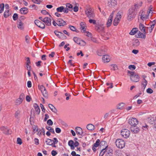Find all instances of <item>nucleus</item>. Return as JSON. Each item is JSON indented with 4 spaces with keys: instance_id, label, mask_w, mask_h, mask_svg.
<instances>
[{
    "instance_id": "obj_2",
    "label": "nucleus",
    "mask_w": 156,
    "mask_h": 156,
    "mask_svg": "<svg viewBox=\"0 0 156 156\" xmlns=\"http://www.w3.org/2000/svg\"><path fill=\"white\" fill-rule=\"evenodd\" d=\"M136 15V12L133 9L130 8L127 14V19L130 21L135 17Z\"/></svg>"
},
{
    "instance_id": "obj_15",
    "label": "nucleus",
    "mask_w": 156,
    "mask_h": 156,
    "mask_svg": "<svg viewBox=\"0 0 156 156\" xmlns=\"http://www.w3.org/2000/svg\"><path fill=\"white\" fill-rule=\"evenodd\" d=\"M57 22L58 23L57 25L59 26H63L66 25V22L62 19H58Z\"/></svg>"
},
{
    "instance_id": "obj_12",
    "label": "nucleus",
    "mask_w": 156,
    "mask_h": 156,
    "mask_svg": "<svg viewBox=\"0 0 156 156\" xmlns=\"http://www.w3.org/2000/svg\"><path fill=\"white\" fill-rule=\"evenodd\" d=\"M114 15V12H113L110 15L108 21L106 23V26L107 27H109L112 23V18Z\"/></svg>"
},
{
    "instance_id": "obj_17",
    "label": "nucleus",
    "mask_w": 156,
    "mask_h": 156,
    "mask_svg": "<svg viewBox=\"0 0 156 156\" xmlns=\"http://www.w3.org/2000/svg\"><path fill=\"white\" fill-rule=\"evenodd\" d=\"M100 140L99 139L97 140L96 142L93 144L92 146V150L94 152H95L96 149L95 148L97 147L100 144Z\"/></svg>"
},
{
    "instance_id": "obj_28",
    "label": "nucleus",
    "mask_w": 156,
    "mask_h": 156,
    "mask_svg": "<svg viewBox=\"0 0 156 156\" xmlns=\"http://www.w3.org/2000/svg\"><path fill=\"white\" fill-rule=\"evenodd\" d=\"M20 113L21 111L20 110H17L15 113V117L17 119H19L20 117Z\"/></svg>"
},
{
    "instance_id": "obj_33",
    "label": "nucleus",
    "mask_w": 156,
    "mask_h": 156,
    "mask_svg": "<svg viewBox=\"0 0 156 156\" xmlns=\"http://www.w3.org/2000/svg\"><path fill=\"white\" fill-rule=\"evenodd\" d=\"M54 33L55 35L59 38H61V37L64 35L62 33L59 32L57 30H55Z\"/></svg>"
},
{
    "instance_id": "obj_4",
    "label": "nucleus",
    "mask_w": 156,
    "mask_h": 156,
    "mask_svg": "<svg viewBox=\"0 0 156 156\" xmlns=\"http://www.w3.org/2000/svg\"><path fill=\"white\" fill-rule=\"evenodd\" d=\"M115 143L116 146L120 149L123 148L125 145V141L121 139H117Z\"/></svg>"
},
{
    "instance_id": "obj_11",
    "label": "nucleus",
    "mask_w": 156,
    "mask_h": 156,
    "mask_svg": "<svg viewBox=\"0 0 156 156\" xmlns=\"http://www.w3.org/2000/svg\"><path fill=\"white\" fill-rule=\"evenodd\" d=\"M34 23L38 27L42 29H44L45 28L44 24L38 20H35L34 21Z\"/></svg>"
},
{
    "instance_id": "obj_55",
    "label": "nucleus",
    "mask_w": 156,
    "mask_h": 156,
    "mask_svg": "<svg viewBox=\"0 0 156 156\" xmlns=\"http://www.w3.org/2000/svg\"><path fill=\"white\" fill-rule=\"evenodd\" d=\"M53 123L51 119H48L47 122V124L49 126H52Z\"/></svg>"
},
{
    "instance_id": "obj_36",
    "label": "nucleus",
    "mask_w": 156,
    "mask_h": 156,
    "mask_svg": "<svg viewBox=\"0 0 156 156\" xmlns=\"http://www.w3.org/2000/svg\"><path fill=\"white\" fill-rule=\"evenodd\" d=\"M53 140L49 139H47L45 140V143L47 145H52Z\"/></svg>"
},
{
    "instance_id": "obj_35",
    "label": "nucleus",
    "mask_w": 156,
    "mask_h": 156,
    "mask_svg": "<svg viewBox=\"0 0 156 156\" xmlns=\"http://www.w3.org/2000/svg\"><path fill=\"white\" fill-rule=\"evenodd\" d=\"M138 37L139 38H145L146 37V35H145V34L143 33L140 32V31H139L138 33Z\"/></svg>"
},
{
    "instance_id": "obj_50",
    "label": "nucleus",
    "mask_w": 156,
    "mask_h": 156,
    "mask_svg": "<svg viewBox=\"0 0 156 156\" xmlns=\"http://www.w3.org/2000/svg\"><path fill=\"white\" fill-rule=\"evenodd\" d=\"M128 68L131 70H134L135 69L136 67V66L134 65H130L129 66Z\"/></svg>"
},
{
    "instance_id": "obj_45",
    "label": "nucleus",
    "mask_w": 156,
    "mask_h": 156,
    "mask_svg": "<svg viewBox=\"0 0 156 156\" xmlns=\"http://www.w3.org/2000/svg\"><path fill=\"white\" fill-rule=\"evenodd\" d=\"M32 128L33 130V131L34 132V133L38 132L39 130V129L38 128V127L37 126H34L32 127Z\"/></svg>"
},
{
    "instance_id": "obj_56",
    "label": "nucleus",
    "mask_w": 156,
    "mask_h": 156,
    "mask_svg": "<svg viewBox=\"0 0 156 156\" xmlns=\"http://www.w3.org/2000/svg\"><path fill=\"white\" fill-rule=\"evenodd\" d=\"M106 84L108 86H110L109 87H108V88H112L113 87V83H106Z\"/></svg>"
},
{
    "instance_id": "obj_3",
    "label": "nucleus",
    "mask_w": 156,
    "mask_h": 156,
    "mask_svg": "<svg viewBox=\"0 0 156 156\" xmlns=\"http://www.w3.org/2000/svg\"><path fill=\"white\" fill-rule=\"evenodd\" d=\"M94 11V10L93 9L91 8H89L87 9V10L85 11V14L89 18H94L95 16Z\"/></svg>"
},
{
    "instance_id": "obj_51",
    "label": "nucleus",
    "mask_w": 156,
    "mask_h": 156,
    "mask_svg": "<svg viewBox=\"0 0 156 156\" xmlns=\"http://www.w3.org/2000/svg\"><path fill=\"white\" fill-rule=\"evenodd\" d=\"M24 97H25L24 94L23 93H22L20 95L19 98L20 99V100H22L23 101V99L24 98Z\"/></svg>"
},
{
    "instance_id": "obj_53",
    "label": "nucleus",
    "mask_w": 156,
    "mask_h": 156,
    "mask_svg": "<svg viewBox=\"0 0 156 156\" xmlns=\"http://www.w3.org/2000/svg\"><path fill=\"white\" fill-rule=\"evenodd\" d=\"M146 91H147V93L150 94H152L153 92V90L151 89V88H148L147 90Z\"/></svg>"
},
{
    "instance_id": "obj_8",
    "label": "nucleus",
    "mask_w": 156,
    "mask_h": 156,
    "mask_svg": "<svg viewBox=\"0 0 156 156\" xmlns=\"http://www.w3.org/2000/svg\"><path fill=\"white\" fill-rule=\"evenodd\" d=\"M128 122L129 124L132 126H136L138 123V120L135 118H131L128 120Z\"/></svg>"
},
{
    "instance_id": "obj_54",
    "label": "nucleus",
    "mask_w": 156,
    "mask_h": 156,
    "mask_svg": "<svg viewBox=\"0 0 156 156\" xmlns=\"http://www.w3.org/2000/svg\"><path fill=\"white\" fill-rule=\"evenodd\" d=\"M89 21L90 23H92L93 24H96V21L95 20L90 19L89 20Z\"/></svg>"
},
{
    "instance_id": "obj_30",
    "label": "nucleus",
    "mask_w": 156,
    "mask_h": 156,
    "mask_svg": "<svg viewBox=\"0 0 156 156\" xmlns=\"http://www.w3.org/2000/svg\"><path fill=\"white\" fill-rule=\"evenodd\" d=\"M87 128L88 130H92L94 129L95 127L92 124H89L87 125Z\"/></svg>"
},
{
    "instance_id": "obj_59",
    "label": "nucleus",
    "mask_w": 156,
    "mask_h": 156,
    "mask_svg": "<svg viewBox=\"0 0 156 156\" xmlns=\"http://www.w3.org/2000/svg\"><path fill=\"white\" fill-rule=\"evenodd\" d=\"M53 140L52 143H54V144H57L58 142V141L57 140V139L56 138H53Z\"/></svg>"
},
{
    "instance_id": "obj_18",
    "label": "nucleus",
    "mask_w": 156,
    "mask_h": 156,
    "mask_svg": "<svg viewBox=\"0 0 156 156\" xmlns=\"http://www.w3.org/2000/svg\"><path fill=\"white\" fill-rule=\"evenodd\" d=\"M102 60L104 63L109 62L110 61L109 56L108 55H103L102 58Z\"/></svg>"
},
{
    "instance_id": "obj_42",
    "label": "nucleus",
    "mask_w": 156,
    "mask_h": 156,
    "mask_svg": "<svg viewBox=\"0 0 156 156\" xmlns=\"http://www.w3.org/2000/svg\"><path fill=\"white\" fill-rule=\"evenodd\" d=\"M140 42L138 39H136L134 40V42H133V44L134 45L137 46H138Z\"/></svg>"
},
{
    "instance_id": "obj_34",
    "label": "nucleus",
    "mask_w": 156,
    "mask_h": 156,
    "mask_svg": "<svg viewBox=\"0 0 156 156\" xmlns=\"http://www.w3.org/2000/svg\"><path fill=\"white\" fill-rule=\"evenodd\" d=\"M139 28L142 32L145 34V27L143 24L142 23H140L139 25Z\"/></svg>"
},
{
    "instance_id": "obj_20",
    "label": "nucleus",
    "mask_w": 156,
    "mask_h": 156,
    "mask_svg": "<svg viewBox=\"0 0 156 156\" xmlns=\"http://www.w3.org/2000/svg\"><path fill=\"white\" fill-rule=\"evenodd\" d=\"M1 129L3 131V133L6 134H9V130L5 126H2L1 127Z\"/></svg>"
},
{
    "instance_id": "obj_58",
    "label": "nucleus",
    "mask_w": 156,
    "mask_h": 156,
    "mask_svg": "<svg viewBox=\"0 0 156 156\" xmlns=\"http://www.w3.org/2000/svg\"><path fill=\"white\" fill-rule=\"evenodd\" d=\"M65 95L66 97V100H68L69 99V97L71 96L70 94L69 93H66L65 94Z\"/></svg>"
},
{
    "instance_id": "obj_6",
    "label": "nucleus",
    "mask_w": 156,
    "mask_h": 156,
    "mask_svg": "<svg viewBox=\"0 0 156 156\" xmlns=\"http://www.w3.org/2000/svg\"><path fill=\"white\" fill-rule=\"evenodd\" d=\"M121 13V12L119 11L117 13L116 17L115 18L113 21V24L114 26H116L119 23L120 21V19L122 17Z\"/></svg>"
},
{
    "instance_id": "obj_41",
    "label": "nucleus",
    "mask_w": 156,
    "mask_h": 156,
    "mask_svg": "<svg viewBox=\"0 0 156 156\" xmlns=\"http://www.w3.org/2000/svg\"><path fill=\"white\" fill-rule=\"evenodd\" d=\"M4 6V4L3 3L0 5V13H2L3 11Z\"/></svg>"
},
{
    "instance_id": "obj_57",
    "label": "nucleus",
    "mask_w": 156,
    "mask_h": 156,
    "mask_svg": "<svg viewBox=\"0 0 156 156\" xmlns=\"http://www.w3.org/2000/svg\"><path fill=\"white\" fill-rule=\"evenodd\" d=\"M34 144L37 145H38L39 144V140L37 138H35L34 139Z\"/></svg>"
},
{
    "instance_id": "obj_43",
    "label": "nucleus",
    "mask_w": 156,
    "mask_h": 156,
    "mask_svg": "<svg viewBox=\"0 0 156 156\" xmlns=\"http://www.w3.org/2000/svg\"><path fill=\"white\" fill-rule=\"evenodd\" d=\"M69 28L71 30L73 31H76V32H77V31H76V28L73 26H69Z\"/></svg>"
},
{
    "instance_id": "obj_48",
    "label": "nucleus",
    "mask_w": 156,
    "mask_h": 156,
    "mask_svg": "<svg viewBox=\"0 0 156 156\" xmlns=\"http://www.w3.org/2000/svg\"><path fill=\"white\" fill-rule=\"evenodd\" d=\"M111 66H112L111 69L113 70H115L118 69L117 66L115 64H112Z\"/></svg>"
},
{
    "instance_id": "obj_22",
    "label": "nucleus",
    "mask_w": 156,
    "mask_h": 156,
    "mask_svg": "<svg viewBox=\"0 0 156 156\" xmlns=\"http://www.w3.org/2000/svg\"><path fill=\"white\" fill-rule=\"evenodd\" d=\"M142 2H140L139 4H135L134 5L132 6L130 8L133 9L134 11L136 12L137 9L139 8L141 6Z\"/></svg>"
},
{
    "instance_id": "obj_47",
    "label": "nucleus",
    "mask_w": 156,
    "mask_h": 156,
    "mask_svg": "<svg viewBox=\"0 0 156 156\" xmlns=\"http://www.w3.org/2000/svg\"><path fill=\"white\" fill-rule=\"evenodd\" d=\"M23 101L21 100L19 98L17 99L16 101V103L17 105H20Z\"/></svg>"
},
{
    "instance_id": "obj_32",
    "label": "nucleus",
    "mask_w": 156,
    "mask_h": 156,
    "mask_svg": "<svg viewBox=\"0 0 156 156\" xmlns=\"http://www.w3.org/2000/svg\"><path fill=\"white\" fill-rule=\"evenodd\" d=\"M66 8L68 9L69 11H72L73 9V5L69 3H67L66 5Z\"/></svg>"
},
{
    "instance_id": "obj_1",
    "label": "nucleus",
    "mask_w": 156,
    "mask_h": 156,
    "mask_svg": "<svg viewBox=\"0 0 156 156\" xmlns=\"http://www.w3.org/2000/svg\"><path fill=\"white\" fill-rule=\"evenodd\" d=\"M128 73L129 75L130 80L134 82H137L140 80L139 76L133 72L128 71Z\"/></svg>"
},
{
    "instance_id": "obj_44",
    "label": "nucleus",
    "mask_w": 156,
    "mask_h": 156,
    "mask_svg": "<svg viewBox=\"0 0 156 156\" xmlns=\"http://www.w3.org/2000/svg\"><path fill=\"white\" fill-rule=\"evenodd\" d=\"M18 16L17 14L15 13L13 14L12 16V18L14 20H16L18 19Z\"/></svg>"
},
{
    "instance_id": "obj_31",
    "label": "nucleus",
    "mask_w": 156,
    "mask_h": 156,
    "mask_svg": "<svg viewBox=\"0 0 156 156\" xmlns=\"http://www.w3.org/2000/svg\"><path fill=\"white\" fill-rule=\"evenodd\" d=\"M138 31V28H133L130 31L129 34L131 35H134Z\"/></svg>"
},
{
    "instance_id": "obj_13",
    "label": "nucleus",
    "mask_w": 156,
    "mask_h": 156,
    "mask_svg": "<svg viewBox=\"0 0 156 156\" xmlns=\"http://www.w3.org/2000/svg\"><path fill=\"white\" fill-rule=\"evenodd\" d=\"M51 20L48 17H45L44 18L43 22L47 26H50L51 25Z\"/></svg>"
},
{
    "instance_id": "obj_5",
    "label": "nucleus",
    "mask_w": 156,
    "mask_h": 156,
    "mask_svg": "<svg viewBox=\"0 0 156 156\" xmlns=\"http://www.w3.org/2000/svg\"><path fill=\"white\" fill-rule=\"evenodd\" d=\"M95 30L100 33L105 32V27L104 25L101 24H96L95 27Z\"/></svg>"
},
{
    "instance_id": "obj_38",
    "label": "nucleus",
    "mask_w": 156,
    "mask_h": 156,
    "mask_svg": "<svg viewBox=\"0 0 156 156\" xmlns=\"http://www.w3.org/2000/svg\"><path fill=\"white\" fill-rule=\"evenodd\" d=\"M64 7L63 6H61L57 8L56 9V10L57 12H62L64 10Z\"/></svg>"
},
{
    "instance_id": "obj_61",
    "label": "nucleus",
    "mask_w": 156,
    "mask_h": 156,
    "mask_svg": "<svg viewBox=\"0 0 156 156\" xmlns=\"http://www.w3.org/2000/svg\"><path fill=\"white\" fill-rule=\"evenodd\" d=\"M27 86L29 88H30L32 86L31 82L30 81H28L27 82Z\"/></svg>"
},
{
    "instance_id": "obj_25",
    "label": "nucleus",
    "mask_w": 156,
    "mask_h": 156,
    "mask_svg": "<svg viewBox=\"0 0 156 156\" xmlns=\"http://www.w3.org/2000/svg\"><path fill=\"white\" fill-rule=\"evenodd\" d=\"M20 12L21 14H26L28 12V9L26 7H23L20 9Z\"/></svg>"
},
{
    "instance_id": "obj_49",
    "label": "nucleus",
    "mask_w": 156,
    "mask_h": 156,
    "mask_svg": "<svg viewBox=\"0 0 156 156\" xmlns=\"http://www.w3.org/2000/svg\"><path fill=\"white\" fill-rule=\"evenodd\" d=\"M16 143L18 144H19V145L22 144V142L20 138L19 137L17 138Z\"/></svg>"
},
{
    "instance_id": "obj_26",
    "label": "nucleus",
    "mask_w": 156,
    "mask_h": 156,
    "mask_svg": "<svg viewBox=\"0 0 156 156\" xmlns=\"http://www.w3.org/2000/svg\"><path fill=\"white\" fill-rule=\"evenodd\" d=\"M48 106L51 110L54 113H56L57 112V110L55 107H54V106H53L51 104H49Z\"/></svg>"
},
{
    "instance_id": "obj_27",
    "label": "nucleus",
    "mask_w": 156,
    "mask_h": 156,
    "mask_svg": "<svg viewBox=\"0 0 156 156\" xmlns=\"http://www.w3.org/2000/svg\"><path fill=\"white\" fill-rule=\"evenodd\" d=\"M85 23L83 22H81L80 24V29L83 31V32H86V28H85Z\"/></svg>"
},
{
    "instance_id": "obj_19",
    "label": "nucleus",
    "mask_w": 156,
    "mask_h": 156,
    "mask_svg": "<svg viewBox=\"0 0 156 156\" xmlns=\"http://www.w3.org/2000/svg\"><path fill=\"white\" fill-rule=\"evenodd\" d=\"M76 130L77 134L81 136L83 135V132L82 128L79 127H76Z\"/></svg>"
},
{
    "instance_id": "obj_52",
    "label": "nucleus",
    "mask_w": 156,
    "mask_h": 156,
    "mask_svg": "<svg viewBox=\"0 0 156 156\" xmlns=\"http://www.w3.org/2000/svg\"><path fill=\"white\" fill-rule=\"evenodd\" d=\"M68 145L70 147H73L74 145V142L72 140H70L68 142Z\"/></svg>"
},
{
    "instance_id": "obj_16",
    "label": "nucleus",
    "mask_w": 156,
    "mask_h": 156,
    "mask_svg": "<svg viewBox=\"0 0 156 156\" xmlns=\"http://www.w3.org/2000/svg\"><path fill=\"white\" fill-rule=\"evenodd\" d=\"M131 131L134 133H138L140 129L139 127H136V126H131L130 128Z\"/></svg>"
},
{
    "instance_id": "obj_7",
    "label": "nucleus",
    "mask_w": 156,
    "mask_h": 156,
    "mask_svg": "<svg viewBox=\"0 0 156 156\" xmlns=\"http://www.w3.org/2000/svg\"><path fill=\"white\" fill-rule=\"evenodd\" d=\"M130 133V131L126 129H123L121 130V135L125 138H127L129 137Z\"/></svg>"
},
{
    "instance_id": "obj_63",
    "label": "nucleus",
    "mask_w": 156,
    "mask_h": 156,
    "mask_svg": "<svg viewBox=\"0 0 156 156\" xmlns=\"http://www.w3.org/2000/svg\"><path fill=\"white\" fill-rule=\"evenodd\" d=\"M155 64V62H150L148 63L147 65L149 67H151L153 65H154Z\"/></svg>"
},
{
    "instance_id": "obj_46",
    "label": "nucleus",
    "mask_w": 156,
    "mask_h": 156,
    "mask_svg": "<svg viewBox=\"0 0 156 156\" xmlns=\"http://www.w3.org/2000/svg\"><path fill=\"white\" fill-rule=\"evenodd\" d=\"M42 0H32V1L34 3L40 4Z\"/></svg>"
},
{
    "instance_id": "obj_29",
    "label": "nucleus",
    "mask_w": 156,
    "mask_h": 156,
    "mask_svg": "<svg viewBox=\"0 0 156 156\" xmlns=\"http://www.w3.org/2000/svg\"><path fill=\"white\" fill-rule=\"evenodd\" d=\"M34 107L35 109L36 113H37V114H39L40 112V110L39 106L37 104L35 103L34 105Z\"/></svg>"
},
{
    "instance_id": "obj_9",
    "label": "nucleus",
    "mask_w": 156,
    "mask_h": 156,
    "mask_svg": "<svg viewBox=\"0 0 156 156\" xmlns=\"http://www.w3.org/2000/svg\"><path fill=\"white\" fill-rule=\"evenodd\" d=\"M38 88L41 90L43 96L45 98H47L48 95L45 87L42 85H38Z\"/></svg>"
},
{
    "instance_id": "obj_40",
    "label": "nucleus",
    "mask_w": 156,
    "mask_h": 156,
    "mask_svg": "<svg viewBox=\"0 0 156 156\" xmlns=\"http://www.w3.org/2000/svg\"><path fill=\"white\" fill-rule=\"evenodd\" d=\"M46 129L49 130L48 131L51 132L53 134H55V132L54 129L52 128L50 126H47L46 127Z\"/></svg>"
},
{
    "instance_id": "obj_64",
    "label": "nucleus",
    "mask_w": 156,
    "mask_h": 156,
    "mask_svg": "<svg viewBox=\"0 0 156 156\" xmlns=\"http://www.w3.org/2000/svg\"><path fill=\"white\" fill-rule=\"evenodd\" d=\"M55 131L57 133H61V130L60 128L57 127L55 128Z\"/></svg>"
},
{
    "instance_id": "obj_21",
    "label": "nucleus",
    "mask_w": 156,
    "mask_h": 156,
    "mask_svg": "<svg viewBox=\"0 0 156 156\" xmlns=\"http://www.w3.org/2000/svg\"><path fill=\"white\" fill-rule=\"evenodd\" d=\"M143 11L141 10L140 12V18L141 20H144L148 18V16L143 14Z\"/></svg>"
},
{
    "instance_id": "obj_60",
    "label": "nucleus",
    "mask_w": 156,
    "mask_h": 156,
    "mask_svg": "<svg viewBox=\"0 0 156 156\" xmlns=\"http://www.w3.org/2000/svg\"><path fill=\"white\" fill-rule=\"evenodd\" d=\"M97 54L98 56H101L103 55L102 51L101 50L97 51Z\"/></svg>"
},
{
    "instance_id": "obj_62",
    "label": "nucleus",
    "mask_w": 156,
    "mask_h": 156,
    "mask_svg": "<svg viewBox=\"0 0 156 156\" xmlns=\"http://www.w3.org/2000/svg\"><path fill=\"white\" fill-rule=\"evenodd\" d=\"M41 13L43 14H49V13L47 12L46 10H42L41 11Z\"/></svg>"
},
{
    "instance_id": "obj_37",
    "label": "nucleus",
    "mask_w": 156,
    "mask_h": 156,
    "mask_svg": "<svg viewBox=\"0 0 156 156\" xmlns=\"http://www.w3.org/2000/svg\"><path fill=\"white\" fill-rule=\"evenodd\" d=\"M9 9L5 10L4 14V17L7 18L9 16Z\"/></svg>"
},
{
    "instance_id": "obj_39",
    "label": "nucleus",
    "mask_w": 156,
    "mask_h": 156,
    "mask_svg": "<svg viewBox=\"0 0 156 156\" xmlns=\"http://www.w3.org/2000/svg\"><path fill=\"white\" fill-rule=\"evenodd\" d=\"M106 147L105 148L103 149L101 151L99 156H103L104 154L106 153Z\"/></svg>"
},
{
    "instance_id": "obj_23",
    "label": "nucleus",
    "mask_w": 156,
    "mask_h": 156,
    "mask_svg": "<svg viewBox=\"0 0 156 156\" xmlns=\"http://www.w3.org/2000/svg\"><path fill=\"white\" fill-rule=\"evenodd\" d=\"M106 151L105 155L106 156H112L113 155V151L112 150L108 149L106 147Z\"/></svg>"
},
{
    "instance_id": "obj_10",
    "label": "nucleus",
    "mask_w": 156,
    "mask_h": 156,
    "mask_svg": "<svg viewBox=\"0 0 156 156\" xmlns=\"http://www.w3.org/2000/svg\"><path fill=\"white\" fill-rule=\"evenodd\" d=\"M73 41L76 43L81 46H84L86 44V42L84 41L81 40L77 37H74Z\"/></svg>"
},
{
    "instance_id": "obj_14",
    "label": "nucleus",
    "mask_w": 156,
    "mask_h": 156,
    "mask_svg": "<svg viewBox=\"0 0 156 156\" xmlns=\"http://www.w3.org/2000/svg\"><path fill=\"white\" fill-rule=\"evenodd\" d=\"M117 1L116 0H108V4L110 7H114L117 5Z\"/></svg>"
},
{
    "instance_id": "obj_24",
    "label": "nucleus",
    "mask_w": 156,
    "mask_h": 156,
    "mask_svg": "<svg viewBox=\"0 0 156 156\" xmlns=\"http://www.w3.org/2000/svg\"><path fill=\"white\" fill-rule=\"evenodd\" d=\"M17 27L19 29L21 30H22L24 29L23 23L22 22V21H18L17 23Z\"/></svg>"
}]
</instances>
